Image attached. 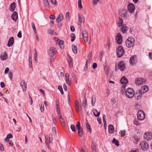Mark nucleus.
<instances>
[{
  "instance_id": "1a4fd4ad",
  "label": "nucleus",
  "mask_w": 152,
  "mask_h": 152,
  "mask_svg": "<svg viewBox=\"0 0 152 152\" xmlns=\"http://www.w3.org/2000/svg\"><path fill=\"white\" fill-rule=\"evenodd\" d=\"M56 49L54 47H51L49 51L48 54L50 57H53L56 53Z\"/></svg>"
},
{
  "instance_id": "f8f14e48",
  "label": "nucleus",
  "mask_w": 152,
  "mask_h": 152,
  "mask_svg": "<svg viewBox=\"0 0 152 152\" xmlns=\"http://www.w3.org/2000/svg\"><path fill=\"white\" fill-rule=\"evenodd\" d=\"M129 11L131 13H133L134 10L135 6L132 4H130L128 6Z\"/></svg>"
},
{
  "instance_id": "9d476101",
  "label": "nucleus",
  "mask_w": 152,
  "mask_h": 152,
  "mask_svg": "<svg viewBox=\"0 0 152 152\" xmlns=\"http://www.w3.org/2000/svg\"><path fill=\"white\" fill-rule=\"evenodd\" d=\"M118 68L121 71H123L126 68V66L125 63L124 61H122L120 62L118 65Z\"/></svg>"
},
{
  "instance_id": "2eb2a0df",
  "label": "nucleus",
  "mask_w": 152,
  "mask_h": 152,
  "mask_svg": "<svg viewBox=\"0 0 152 152\" xmlns=\"http://www.w3.org/2000/svg\"><path fill=\"white\" fill-rule=\"evenodd\" d=\"M137 61L136 56H132L130 58V63L131 64H134Z\"/></svg>"
},
{
  "instance_id": "7c9ffc66",
  "label": "nucleus",
  "mask_w": 152,
  "mask_h": 152,
  "mask_svg": "<svg viewBox=\"0 0 152 152\" xmlns=\"http://www.w3.org/2000/svg\"><path fill=\"white\" fill-rule=\"evenodd\" d=\"M58 116L59 117L60 121L61 122V124L63 125L64 126L65 125L64 121V119L61 117V115H58Z\"/></svg>"
},
{
  "instance_id": "6e6552de",
  "label": "nucleus",
  "mask_w": 152,
  "mask_h": 152,
  "mask_svg": "<svg viewBox=\"0 0 152 152\" xmlns=\"http://www.w3.org/2000/svg\"><path fill=\"white\" fill-rule=\"evenodd\" d=\"M82 37L84 42H87L88 41V35L86 30H84L82 31Z\"/></svg>"
},
{
  "instance_id": "20e7f679",
  "label": "nucleus",
  "mask_w": 152,
  "mask_h": 152,
  "mask_svg": "<svg viewBox=\"0 0 152 152\" xmlns=\"http://www.w3.org/2000/svg\"><path fill=\"white\" fill-rule=\"evenodd\" d=\"M117 54L118 57H122L124 53V50L122 47L119 46L118 48L116 50Z\"/></svg>"
},
{
  "instance_id": "c9c22d12",
  "label": "nucleus",
  "mask_w": 152,
  "mask_h": 152,
  "mask_svg": "<svg viewBox=\"0 0 152 152\" xmlns=\"http://www.w3.org/2000/svg\"><path fill=\"white\" fill-rule=\"evenodd\" d=\"M72 49L74 53L76 54L77 53V48L76 46L73 45L72 46Z\"/></svg>"
},
{
  "instance_id": "aec40b11",
  "label": "nucleus",
  "mask_w": 152,
  "mask_h": 152,
  "mask_svg": "<svg viewBox=\"0 0 152 152\" xmlns=\"http://www.w3.org/2000/svg\"><path fill=\"white\" fill-rule=\"evenodd\" d=\"M58 43L59 46H60V48L61 49H63L64 48L63 43L64 41L62 40H59L58 39H57L56 43Z\"/></svg>"
},
{
  "instance_id": "5fc2aeb1",
  "label": "nucleus",
  "mask_w": 152,
  "mask_h": 152,
  "mask_svg": "<svg viewBox=\"0 0 152 152\" xmlns=\"http://www.w3.org/2000/svg\"><path fill=\"white\" fill-rule=\"evenodd\" d=\"M104 72L105 74L107 75H108L109 71L107 67H105L104 68Z\"/></svg>"
},
{
  "instance_id": "72a5a7b5",
  "label": "nucleus",
  "mask_w": 152,
  "mask_h": 152,
  "mask_svg": "<svg viewBox=\"0 0 152 152\" xmlns=\"http://www.w3.org/2000/svg\"><path fill=\"white\" fill-rule=\"evenodd\" d=\"M56 112L58 114V115H61V114L60 113V107L58 104H57Z\"/></svg>"
},
{
  "instance_id": "6e6d98bb",
  "label": "nucleus",
  "mask_w": 152,
  "mask_h": 152,
  "mask_svg": "<svg viewBox=\"0 0 152 152\" xmlns=\"http://www.w3.org/2000/svg\"><path fill=\"white\" fill-rule=\"evenodd\" d=\"M92 53L91 52H90L89 53V54L88 55V60H87L88 61H90L92 59Z\"/></svg>"
},
{
  "instance_id": "5701e85b",
  "label": "nucleus",
  "mask_w": 152,
  "mask_h": 152,
  "mask_svg": "<svg viewBox=\"0 0 152 152\" xmlns=\"http://www.w3.org/2000/svg\"><path fill=\"white\" fill-rule=\"evenodd\" d=\"M43 4L46 8L49 9L50 8L49 3L48 0H43Z\"/></svg>"
},
{
  "instance_id": "6ab92c4d",
  "label": "nucleus",
  "mask_w": 152,
  "mask_h": 152,
  "mask_svg": "<svg viewBox=\"0 0 152 152\" xmlns=\"http://www.w3.org/2000/svg\"><path fill=\"white\" fill-rule=\"evenodd\" d=\"M0 57L1 59L2 60H6L7 58V55L6 52L2 53Z\"/></svg>"
},
{
  "instance_id": "680f3d73",
  "label": "nucleus",
  "mask_w": 152,
  "mask_h": 152,
  "mask_svg": "<svg viewBox=\"0 0 152 152\" xmlns=\"http://www.w3.org/2000/svg\"><path fill=\"white\" fill-rule=\"evenodd\" d=\"M46 145L47 148H49V144L50 143L48 141V139L47 138H46Z\"/></svg>"
},
{
  "instance_id": "c756f323",
  "label": "nucleus",
  "mask_w": 152,
  "mask_h": 152,
  "mask_svg": "<svg viewBox=\"0 0 152 152\" xmlns=\"http://www.w3.org/2000/svg\"><path fill=\"white\" fill-rule=\"evenodd\" d=\"M10 10L12 12H13L15 7V4L14 2L12 3L10 5Z\"/></svg>"
},
{
  "instance_id": "4468645a",
  "label": "nucleus",
  "mask_w": 152,
  "mask_h": 152,
  "mask_svg": "<svg viewBox=\"0 0 152 152\" xmlns=\"http://www.w3.org/2000/svg\"><path fill=\"white\" fill-rule=\"evenodd\" d=\"M20 83L23 90L24 91H25L27 88V84L25 81L23 80Z\"/></svg>"
},
{
  "instance_id": "c03bdc74",
  "label": "nucleus",
  "mask_w": 152,
  "mask_h": 152,
  "mask_svg": "<svg viewBox=\"0 0 152 152\" xmlns=\"http://www.w3.org/2000/svg\"><path fill=\"white\" fill-rule=\"evenodd\" d=\"M31 26L33 28V29L34 31V33H35L36 34L37 32V31H36V28L34 24V23L32 22L31 23Z\"/></svg>"
},
{
  "instance_id": "f03ea898",
  "label": "nucleus",
  "mask_w": 152,
  "mask_h": 152,
  "mask_svg": "<svg viewBox=\"0 0 152 152\" xmlns=\"http://www.w3.org/2000/svg\"><path fill=\"white\" fill-rule=\"evenodd\" d=\"M134 42V38L132 37H129L126 40V44L127 47L129 48L133 46Z\"/></svg>"
},
{
  "instance_id": "0eeeda50",
  "label": "nucleus",
  "mask_w": 152,
  "mask_h": 152,
  "mask_svg": "<svg viewBox=\"0 0 152 152\" xmlns=\"http://www.w3.org/2000/svg\"><path fill=\"white\" fill-rule=\"evenodd\" d=\"M135 81L136 85H140L145 84L146 82V80L144 78L139 77L136 79Z\"/></svg>"
},
{
  "instance_id": "a19ab883",
  "label": "nucleus",
  "mask_w": 152,
  "mask_h": 152,
  "mask_svg": "<svg viewBox=\"0 0 152 152\" xmlns=\"http://www.w3.org/2000/svg\"><path fill=\"white\" fill-rule=\"evenodd\" d=\"M70 128L73 132H75L76 131L75 127V125L72 124L70 126Z\"/></svg>"
},
{
  "instance_id": "8fccbe9b",
  "label": "nucleus",
  "mask_w": 152,
  "mask_h": 152,
  "mask_svg": "<svg viewBox=\"0 0 152 152\" xmlns=\"http://www.w3.org/2000/svg\"><path fill=\"white\" fill-rule=\"evenodd\" d=\"M31 57H32V55L31 53H30V56H29V66L30 67L31 66V65L32 64V59H31Z\"/></svg>"
},
{
  "instance_id": "37998d69",
  "label": "nucleus",
  "mask_w": 152,
  "mask_h": 152,
  "mask_svg": "<svg viewBox=\"0 0 152 152\" xmlns=\"http://www.w3.org/2000/svg\"><path fill=\"white\" fill-rule=\"evenodd\" d=\"M86 127L87 128V129L89 131L90 133H91V129L89 124L88 123H87L86 124Z\"/></svg>"
},
{
  "instance_id": "39448f33",
  "label": "nucleus",
  "mask_w": 152,
  "mask_h": 152,
  "mask_svg": "<svg viewBox=\"0 0 152 152\" xmlns=\"http://www.w3.org/2000/svg\"><path fill=\"white\" fill-rule=\"evenodd\" d=\"M143 138L146 141H148L152 139V133L150 132H146L143 134Z\"/></svg>"
},
{
  "instance_id": "79ce46f5",
  "label": "nucleus",
  "mask_w": 152,
  "mask_h": 152,
  "mask_svg": "<svg viewBox=\"0 0 152 152\" xmlns=\"http://www.w3.org/2000/svg\"><path fill=\"white\" fill-rule=\"evenodd\" d=\"M78 6L80 9L82 8L83 7V6L81 4V0H78Z\"/></svg>"
},
{
  "instance_id": "e2e57ef3",
  "label": "nucleus",
  "mask_w": 152,
  "mask_h": 152,
  "mask_svg": "<svg viewBox=\"0 0 152 152\" xmlns=\"http://www.w3.org/2000/svg\"><path fill=\"white\" fill-rule=\"evenodd\" d=\"M99 2V0H93L92 3L94 5L96 4Z\"/></svg>"
},
{
  "instance_id": "052dcab7",
  "label": "nucleus",
  "mask_w": 152,
  "mask_h": 152,
  "mask_svg": "<svg viewBox=\"0 0 152 152\" xmlns=\"http://www.w3.org/2000/svg\"><path fill=\"white\" fill-rule=\"evenodd\" d=\"M97 64L96 63H93L92 66L93 69H95L97 67Z\"/></svg>"
},
{
  "instance_id": "f257e3e1",
  "label": "nucleus",
  "mask_w": 152,
  "mask_h": 152,
  "mask_svg": "<svg viewBox=\"0 0 152 152\" xmlns=\"http://www.w3.org/2000/svg\"><path fill=\"white\" fill-rule=\"evenodd\" d=\"M125 94L126 96L129 98H132L134 96V91L132 88H127L125 91Z\"/></svg>"
},
{
  "instance_id": "c85d7f7f",
  "label": "nucleus",
  "mask_w": 152,
  "mask_h": 152,
  "mask_svg": "<svg viewBox=\"0 0 152 152\" xmlns=\"http://www.w3.org/2000/svg\"><path fill=\"white\" fill-rule=\"evenodd\" d=\"M67 60L68 61V63L70 67L72 66V59L70 56H68L67 58Z\"/></svg>"
},
{
  "instance_id": "3c124183",
  "label": "nucleus",
  "mask_w": 152,
  "mask_h": 152,
  "mask_svg": "<svg viewBox=\"0 0 152 152\" xmlns=\"http://www.w3.org/2000/svg\"><path fill=\"white\" fill-rule=\"evenodd\" d=\"M77 129H78L82 128L80 126V123L79 122H78L77 124L76 125Z\"/></svg>"
},
{
  "instance_id": "9b49d317",
  "label": "nucleus",
  "mask_w": 152,
  "mask_h": 152,
  "mask_svg": "<svg viewBox=\"0 0 152 152\" xmlns=\"http://www.w3.org/2000/svg\"><path fill=\"white\" fill-rule=\"evenodd\" d=\"M116 40L117 42L119 45L122 43V37L120 33H118L116 36Z\"/></svg>"
},
{
  "instance_id": "0e129e2a",
  "label": "nucleus",
  "mask_w": 152,
  "mask_h": 152,
  "mask_svg": "<svg viewBox=\"0 0 152 152\" xmlns=\"http://www.w3.org/2000/svg\"><path fill=\"white\" fill-rule=\"evenodd\" d=\"M104 53L103 51H102L99 53V57L101 59L102 58V57Z\"/></svg>"
},
{
  "instance_id": "b1692460",
  "label": "nucleus",
  "mask_w": 152,
  "mask_h": 152,
  "mask_svg": "<svg viewBox=\"0 0 152 152\" xmlns=\"http://www.w3.org/2000/svg\"><path fill=\"white\" fill-rule=\"evenodd\" d=\"M141 91L143 93L146 92L149 89L148 87L147 86H143L142 87Z\"/></svg>"
},
{
  "instance_id": "a211bd4d",
  "label": "nucleus",
  "mask_w": 152,
  "mask_h": 152,
  "mask_svg": "<svg viewBox=\"0 0 152 152\" xmlns=\"http://www.w3.org/2000/svg\"><path fill=\"white\" fill-rule=\"evenodd\" d=\"M14 42V38L13 37H10L9 39L8 42L7 43V46L8 47L12 46Z\"/></svg>"
},
{
  "instance_id": "f3484780",
  "label": "nucleus",
  "mask_w": 152,
  "mask_h": 152,
  "mask_svg": "<svg viewBox=\"0 0 152 152\" xmlns=\"http://www.w3.org/2000/svg\"><path fill=\"white\" fill-rule=\"evenodd\" d=\"M109 132L110 134H113L114 132V126L110 124L108 126Z\"/></svg>"
},
{
  "instance_id": "473e14b6",
  "label": "nucleus",
  "mask_w": 152,
  "mask_h": 152,
  "mask_svg": "<svg viewBox=\"0 0 152 152\" xmlns=\"http://www.w3.org/2000/svg\"><path fill=\"white\" fill-rule=\"evenodd\" d=\"M123 23V20L121 18H120L119 19V22L118 23V26L120 27L122 25Z\"/></svg>"
},
{
  "instance_id": "ea45409f",
  "label": "nucleus",
  "mask_w": 152,
  "mask_h": 152,
  "mask_svg": "<svg viewBox=\"0 0 152 152\" xmlns=\"http://www.w3.org/2000/svg\"><path fill=\"white\" fill-rule=\"evenodd\" d=\"M47 138L48 139V142L50 143H51L53 140L52 139V135H49V136L48 138Z\"/></svg>"
},
{
  "instance_id": "4be33fe9",
  "label": "nucleus",
  "mask_w": 152,
  "mask_h": 152,
  "mask_svg": "<svg viewBox=\"0 0 152 152\" xmlns=\"http://www.w3.org/2000/svg\"><path fill=\"white\" fill-rule=\"evenodd\" d=\"M11 18L14 21H16L18 18L17 13L16 12H14L11 15Z\"/></svg>"
},
{
  "instance_id": "4d7b16f0",
  "label": "nucleus",
  "mask_w": 152,
  "mask_h": 152,
  "mask_svg": "<svg viewBox=\"0 0 152 152\" xmlns=\"http://www.w3.org/2000/svg\"><path fill=\"white\" fill-rule=\"evenodd\" d=\"M125 130H123L121 131V136L122 137H124L125 134Z\"/></svg>"
},
{
  "instance_id": "49530a36",
  "label": "nucleus",
  "mask_w": 152,
  "mask_h": 152,
  "mask_svg": "<svg viewBox=\"0 0 152 152\" xmlns=\"http://www.w3.org/2000/svg\"><path fill=\"white\" fill-rule=\"evenodd\" d=\"M96 102V98H94V100H93V96L91 97V104L93 106H94L95 105Z\"/></svg>"
},
{
  "instance_id": "864d4df0",
  "label": "nucleus",
  "mask_w": 152,
  "mask_h": 152,
  "mask_svg": "<svg viewBox=\"0 0 152 152\" xmlns=\"http://www.w3.org/2000/svg\"><path fill=\"white\" fill-rule=\"evenodd\" d=\"M69 12H67L66 14V18L67 20H69Z\"/></svg>"
},
{
  "instance_id": "2f4dec72",
  "label": "nucleus",
  "mask_w": 152,
  "mask_h": 152,
  "mask_svg": "<svg viewBox=\"0 0 152 152\" xmlns=\"http://www.w3.org/2000/svg\"><path fill=\"white\" fill-rule=\"evenodd\" d=\"M91 148L92 152H96V147L94 143L93 142L91 143Z\"/></svg>"
},
{
  "instance_id": "7ed1b4c3",
  "label": "nucleus",
  "mask_w": 152,
  "mask_h": 152,
  "mask_svg": "<svg viewBox=\"0 0 152 152\" xmlns=\"http://www.w3.org/2000/svg\"><path fill=\"white\" fill-rule=\"evenodd\" d=\"M139 146L140 148L144 151L147 150L149 147L148 142L145 141H143L140 142Z\"/></svg>"
},
{
  "instance_id": "de8ad7c7",
  "label": "nucleus",
  "mask_w": 152,
  "mask_h": 152,
  "mask_svg": "<svg viewBox=\"0 0 152 152\" xmlns=\"http://www.w3.org/2000/svg\"><path fill=\"white\" fill-rule=\"evenodd\" d=\"M39 107L41 111L42 112H43L44 110V105L43 104L42 105V103L41 105L39 104Z\"/></svg>"
},
{
  "instance_id": "338daca9",
  "label": "nucleus",
  "mask_w": 152,
  "mask_h": 152,
  "mask_svg": "<svg viewBox=\"0 0 152 152\" xmlns=\"http://www.w3.org/2000/svg\"><path fill=\"white\" fill-rule=\"evenodd\" d=\"M17 36L18 37L20 38L22 37V34H21V32L19 31L18 34L17 35Z\"/></svg>"
},
{
  "instance_id": "a878e982",
  "label": "nucleus",
  "mask_w": 152,
  "mask_h": 152,
  "mask_svg": "<svg viewBox=\"0 0 152 152\" xmlns=\"http://www.w3.org/2000/svg\"><path fill=\"white\" fill-rule=\"evenodd\" d=\"M127 11L126 10H123L122 11L121 14V16L123 18H127Z\"/></svg>"
},
{
  "instance_id": "393cba45",
  "label": "nucleus",
  "mask_w": 152,
  "mask_h": 152,
  "mask_svg": "<svg viewBox=\"0 0 152 152\" xmlns=\"http://www.w3.org/2000/svg\"><path fill=\"white\" fill-rule=\"evenodd\" d=\"M63 15L62 14H60L58 15V16L56 19V22H59L60 21H61L63 19Z\"/></svg>"
},
{
  "instance_id": "cd10ccee",
  "label": "nucleus",
  "mask_w": 152,
  "mask_h": 152,
  "mask_svg": "<svg viewBox=\"0 0 152 152\" xmlns=\"http://www.w3.org/2000/svg\"><path fill=\"white\" fill-rule=\"evenodd\" d=\"M75 104L76 105V110L77 112H79L80 110V108L79 106V102L77 100H76L75 101Z\"/></svg>"
},
{
  "instance_id": "412c9836",
  "label": "nucleus",
  "mask_w": 152,
  "mask_h": 152,
  "mask_svg": "<svg viewBox=\"0 0 152 152\" xmlns=\"http://www.w3.org/2000/svg\"><path fill=\"white\" fill-rule=\"evenodd\" d=\"M78 19L79 23L78 24L80 26L82 22L83 23L84 22L85 20L84 17L81 16L79 14H78Z\"/></svg>"
},
{
  "instance_id": "dca6fc26",
  "label": "nucleus",
  "mask_w": 152,
  "mask_h": 152,
  "mask_svg": "<svg viewBox=\"0 0 152 152\" xmlns=\"http://www.w3.org/2000/svg\"><path fill=\"white\" fill-rule=\"evenodd\" d=\"M129 27L126 25H123L121 28V31L124 34H125L127 32V31L128 30Z\"/></svg>"
},
{
  "instance_id": "09e8293b",
  "label": "nucleus",
  "mask_w": 152,
  "mask_h": 152,
  "mask_svg": "<svg viewBox=\"0 0 152 152\" xmlns=\"http://www.w3.org/2000/svg\"><path fill=\"white\" fill-rule=\"evenodd\" d=\"M50 1L51 3L54 5H55L56 6L57 5V2L56 0H50Z\"/></svg>"
},
{
  "instance_id": "e433bc0d",
  "label": "nucleus",
  "mask_w": 152,
  "mask_h": 152,
  "mask_svg": "<svg viewBox=\"0 0 152 152\" xmlns=\"http://www.w3.org/2000/svg\"><path fill=\"white\" fill-rule=\"evenodd\" d=\"M83 106L84 107H86L87 105V100L86 98L84 99L82 101Z\"/></svg>"
},
{
  "instance_id": "69168bd1",
  "label": "nucleus",
  "mask_w": 152,
  "mask_h": 152,
  "mask_svg": "<svg viewBox=\"0 0 152 152\" xmlns=\"http://www.w3.org/2000/svg\"><path fill=\"white\" fill-rule=\"evenodd\" d=\"M0 149L1 151H4V146L2 144H0Z\"/></svg>"
},
{
  "instance_id": "4c0bfd02",
  "label": "nucleus",
  "mask_w": 152,
  "mask_h": 152,
  "mask_svg": "<svg viewBox=\"0 0 152 152\" xmlns=\"http://www.w3.org/2000/svg\"><path fill=\"white\" fill-rule=\"evenodd\" d=\"M70 37L71 38V41L73 42L75 39V35L74 34H72L70 35Z\"/></svg>"
},
{
  "instance_id": "603ef678",
  "label": "nucleus",
  "mask_w": 152,
  "mask_h": 152,
  "mask_svg": "<svg viewBox=\"0 0 152 152\" xmlns=\"http://www.w3.org/2000/svg\"><path fill=\"white\" fill-rule=\"evenodd\" d=\"M133 123L136 126H139L140 125V124L139 123L138 121L137 120H134V121Z\"/></svg>"
},
{
  "instance_id": "bb28decb",
  "label": "nucleus",
  "mask_w": 152,
  "mask_h": 152,
  "mask_svg": "<svg viewBox=\"0 0 152 152\" xmlns=\"http://www.w3.org/2000/svg\"><path fill=\"white\" fill-rule=\"evenodd\" d=\"M92 111L94 115L96 117L99 116L100 114V112H98L97 110L95 109H93Z\"/></svg>"
},
{
  "instance_id": "13d9d810",
  "label": "nucleus",
  "mask_w": 152,
  "mask_h": 152,
  "mask_svg": "<svg viewBox=\"0 0 152 152\" xmlns=\"http://www.w3.org/2000/svg\"><path fill=\"white\" fill-rule=\"evenodd\" d=\"M66 82L68 85H69L70 84V81L69 80V77H66Z\"/></svg>"
},
{
  "instance_id": "58836bf2",
  "label": "nucleus",
  "mask_w": 152,
  "mask_h": 152,
  "mask_svg": "<svg viewBox=\"0 0 152 152\" xmlns=\"http://www.w3.org/2000/svg\"><path fill=\"white\" fill-rule=\"evenodd\" d=\"M78 134L80 137H81L82 136L83 133V130L82 128L80 129H78Z\"/></svg>"
},
{
  "instance_id": "774afa93",
  "label": "nucleus",
  "mask_w": 152,
  "mask_h": 152,
  "mask_svg": "<svg viewBox=\"0 0 152 152\" xmlns=\"http://www.w3.org/2000/svg\"><path fill=\"white\" fill-rule=\"evenodd\" d=\"M49 18L51 19H54L55 18V16L53 15H50Z\"/></svg>"
},
{
  "instance_id": "ddd939ff",
  "label": "nucleus",
  "mask_w": 152,
  "mask_h": 152,
  "mask_svg": "<svg viewBox=\"0 0 152 152\" xmlns=\"http://www.w3.org/2000/svg\"><path fill=\"white\" fill-rule=\"evenodd\" d=\"M120 81L121 83L124 86H125L128 83V80L126 77H123Z\"/></svg>"
},
{
  "instance_id": "f704fd0d",
  "label": "nucleus",
  "mask_w": 152,
  "mask_h": 152,
  "mask_svg": "<svg viewBox=\"0 0 152 152\" xmlns=\"http://www.w3.org/2000/svg\"><path fill=\"white\" fill-rule=\"evenodd\" d=\"M113 143H114L117 146L119 145L118 141L116 140L115 138H114L113 140Z\"/></svg>"
},
{
  "instance_id": "bf43d9fd",
  "label": "nucleus",
  "mask_w": 152,
  "mask_h": 152,
  "mask_svg": "<svg viewBox=\"0 0 152 152\" xmlns=\"http://www.w3.org/2000/svg\"><path fill=\"white\" fill-rule=\"evenodd\" d=\"M6 137L7 138L9 139L12 138L13 136L11 133H9L7 135Z\"/></svg>"
},
{
  "instance_id": "423d86ee",
  "label": "nucleus",
  "mask_w": 152,
  "mask_h": 152,
  "mask_svg": "<svg viewBox=\"0 0 152 152\" xmlns=\"http://www.w3.org/2000/svg\"><path fill=\"white\" fill-rule=\"evenodd\" d=\"M137 118L140 120H142L145 118V113L142 110H139L137 113Z\"/></svg>"
},
{
  "instance_id": "a18cd8bd",
  "label": "nucleus",
  "mask_w": 152,
  "mask_h": 152,
  "mask_svg": "<svg viewBox=\"0 0 152 152\" xmlns=\"http://www.w3.org/2000/svg\"><path fill=\"white\" fill-rule=\"evenodd\" d=\"M58 90L60 91L61 94H64V92L62 87L60 86H58Z\"/></svg>"
}]
</instances>
